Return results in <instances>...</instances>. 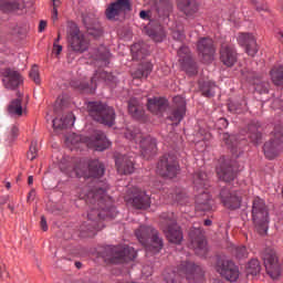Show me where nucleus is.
<instances>
[{
  "label": "nucleus",
  "instance_id": "nucleus-1",
  "mask_svg": "<svg viewBox=\"0 0 283 283\" xmlns=\"http://www.w3.org/2000/svg\"><path fill=\"white\" fill-rule=\"evenodd\" d=\"M108 186L103 181H98L96 186L90 190V187L84 188V193L80 195L86 205H91V210L87 213V221L81 226V232L84 238H93L96 231L103 229L101 220L105 218H114L118 212L114 207L112 197L107 196Z\"/></svg>",
  "mask_w": 283,
  "mask_h": 283
},
{
  "label": "nucleus",
  "instance_id": "nucleus-2",
  "mask_svg": "<svg viewBox=\"0 0 283 283\" xmlns=\"http://www.w3.org/2000/svg\"><path fill=\"white\" fill-rule=\"evenodd\" d=\"M156 15L151 18L149 11H140L139 17L148 23L144 27V32L155 41V43H163L165 41V29L160 23H167L171 12H174V2L171 0H155ZM158 21V22H156Z\"/></svg>",
  "mask_w": 283,
  "mask_h": 283
},
{
  "label": "nucleus",
  "instance_id": "nucleus-3",
  "mask_svg": "<svg viewBox=\"0 0 283 283\" xmlns=\"http://www.w3.org/2000/svg\"><path fill=\"white\" fill-rule=\"evenodd\" d=\"M164 282L166 283H180V277H186L187 282H202L205 280V270L202 266L193 262H181L177 269H166L163 273Z\"/></svg>",
  "mask_w": 283,
  "mask_h": 283
},
{
  "label": "nucleus",
  "instance_id": "nucleus-4",
  "mask_svg": "<svg viewBox=\"0 0 283 283\" xmlns=\"http://www.w3.org/2000/svg\"><path fill=\"white\" fill-rule=\"evenodd\" d=\"M60 169L70 178H84L85 180H90V178H103L105 174V166L98 159L90 161L87 170H85V164H78L76 166L61 164Z\"/></svg>",
  "mask_w": 283,
  "mask_h": 283
},
{
  "label": "nucleus",
  "instance_id": "nucleus-5",
  "mask_svg": "<svg viewBox=\"0 0 283 283\" xmlns=\"http://www.w3.org/2000/svg\"><path fill=\"white\" fill-rule=\"evenodd\" d=\"M135 235L145 247L147 253H160L163 249V238L158 233V230L154 229L151 226H140L139 229L135 231Z\"/></svg>",
  "mask_w": 283,
  "mask_h": 283
},
{
  "label": "nucleus",
  "instance_id": "nucleus-6",
  "mask_svg": "<svg viewBox=\"0 0 283 283\" xmlns=\"http://www.w3.org/2000/svg\"><path fill=\"white\" fill-rule=\"evenodd\" d=\"M195 189L199 191L196 196V210L197 211H211L213 209V199L209 192H207V174L203 171H198L193 175Z\"/></svg>",
  "mask_w": 283,
  "mask_h": 283
},
{
  "label": "nucleus",
  "instance_id": "nucleus-7",
  "mask_svg": "<svg viewBox=\"0 0 283 283\" xmlns=\"http://www.w3.org/2000/svg\"><path fill=\"white\" fill-rule=\"evenodd\" d=\"M66 140L74 147H76L78 143H83L90 149H95V151H105V149H107L111 145V143L107 140V136H105V133L101 130H95L91 137L76 135L73 133L66 138Z\"/></svg>",
  "mask_w": 283,
  "mask_h": 283
},
{
  "label": "nucleus",
  "instance_id": "nucleus-8",
  "mask_svg": "<svg viewBox=\"0 0 283 283\" xmlns=\"http://www.w3.org/2000/svg\"><path fill=\"white\" fill-rule=\"evenodd\" d=\"M125 138L133 140L136 145H138L143 158H149L150 156H154L156 151H158L156 139L149 135L140 133L138 128H128L125 133Z\"/></svg>",
  "mask_w": 283,
  "mask_h": 283
},
{
  "label": "nucleus",
  "instance_id": "nucleus-9",
  "mask_svg": "<svg viewBox=\"0 0 283 283\" xmlns=\"http://www.w3.org/2000/svg\"><path fill=\"white\" fill-rule=\"evenodd\" d=\"M87 111L90 116L93 117L96 123H101L107 127H113L116 120V112H114V108L107 104L90 102L87 105Z\"/></svg>",
  "mask_w": 283,
  "mask_h": 283
},
{
  "label": "nucleus",
  "instance_id": "nucleus-10",
  "mask_svg": "<svg viewBox=\"0 0 283 283\" xmlns=\"http://www.w3.org/2000/svg\"><path fill=\"white\" fill-rule=\"evenodd\" d=\"M160 224L168 242H171V244H180L182 242V230L174 212H164L160 216Z\"/></svg>",
  "mask_w": 283,
  "mask_h": 283
},
{
  "label": "nucleus",
  "instance_id": "nucleus-11",
  "mask_svg": "<svg viewBox=\"0 0 283 283\" xmlns=\"http://www.w3.org/2000/svg\"><path fill=\"white\" fill-rule=\"evenodd\" d=\"M136 250L129 245L107 247L104 252V260L109 264H123L136 260Z\"/></svg>",
  "mask_w": 283,
  "mask_h": 283
},
{
  "label": "nucleus",
  "instance_id": "nucleus-12",
  "mask_svg": "<svg viewBox=\"0 0 283 283\" xmlns=\"http://www.w3.org/2000/svg\"><path fill=\"white\" fill-rule=\"evenodd\" d=\"M252 220L260 235H264V233L269 231V207H266L264 199H261L260 197H256L253 200Z\"/></svg>",
  "mask_w": 283,
  "mask_h": 283
},
{
  "label": "nucleus",
  "instance_id": "nucleus-13",
  "mask_svg": "<svg viewBox=\"0 0 283 283\" xmlns=\"http://www.w3.org/2000/svg\"><path fill=\"white\" fill-rule=\"evenodd\" d=\"M282 146H283V127L275 126L272 133L271 139L266 142L263 146L265 158H268V160H273L274 158H277V156L282 154Z\"/></svg>",
  "mask_w": 283,
  "mask_h": 283
},
{
  "label": "nucleus",
  "instance_id": "nucleus-14",
  "mask_svg": "<svg viewBox=\"0 0 283 283\" xmlns=\"http://www.w3.org/2000/svg\"><path fill=\"white\" fill-rule=\"evenodd\" d=\"M67 39L69 45L73 52H77V54H83V52H87L90 48V40L85 38V34L81 32L76 24L72 23L70 25Z\"/></svg>",
  "mask_w": 283,
  "mask_h": 283
},
{
  "label": "nucleus",
  "instance_id": "nucleus-15",
  "mask_svg": "<svg viewBox=\"0 0 283 283\" xmlns=\"http://www.w3.org/2000/svg\"><path fill=\"white\" fill-rule=\"evenodd\" d=\"M179 171L180 166L174 155H164L157 164V174L163 178H176Z\"/></svg>",
  "mask_w": 283,
  "mask_h": 283
},
{
  "label": "nucleus",
  "instance_id": "nucleus-16",
  "mask_svg": "<svg viewBox=\"0 0 283 283\" xmlns=\"http://www.w3.org/2000/svg\"><path fill=\"white\" fill-rule=\"evenodd\" d=\"M127 12H132V2L129 0H116L106 8L105 14L108 21H116L120 17H125Z\"/></svg>",
  "mask_w": 283,
  "mask_h": 283
},
{
  "label": "nucleus",
  "instance_id": "nucleus-17",
  "mask_svg": "<svg viewBox=\"0 0 283 283\" xmlns=\"http://www.w3.org/2000/svg\"><path fill=\"white\" fill-rule=\"evenodd\" d=\"M216 270L217 273H220L228 282H237L240 277V270L231 260H218Z\"/></svg>",
  "mask_w": 283,
  "mask_h": 283
},
{
  "label": "nucleus",
  "instance_id": "nucleus-18",
  "mask_svg": "<svg viewBox=\"0 0 283 283\" xmlns=\"http://www.w3.org/2000/svg\"><path fill=\"white\" fill-rule=\"evenodd\" d=\"M172 103L168 120H171L172 125H180L182 118H185V114H187V102L182 96H175Z\"/></svg>",
  "mask_w": 283,
  "mask_h": 283
},
{
  "label": "nucleus",
  "instance_id": "nucleus-19",
  "mask_svg": "<svg viewBox=\"0 0 283 283\" xmlns=\"http://www.w3.org/2000/svg\"><path fill=\"white\" fill-rule=\"evenodd\" d=\"M190 238V247L193 249L197 255L205 258L207 255V241L205 240V235H202V230L200 228H193L189 232Z\"/></svg>",
  "mask_w": 283,
  "mask_h": 283
},
{
  "label": "nucleus",
  "instance_id": "nucleus-20",
  "mask_svg": "<svg viewBox=\"0 0 283 283\" xmlns=\"http://www.w3.org/2000/svg\"><path fill=\"white\" fill-rule=\"evenodd\" d=\"M198 54L203 63H211L216 54V45L210 38H201L197 43Z\"/></svg>",
  "mask_w": 283,
  "mask_h": 283
},
{
  "label": "nucleus",
  "instance_id": "nucleus-21",
  "mask_svg": "<svg viewBox=\"0 0 283 283\" xmlns=\"http://www.w3.org/2000/svg\"><path fill=\"white\" fill-rule=\"evenodd\" d=\"M179 63L181 69L189 74V76H195L198 74V66H196V62L191 59V52L189 48L181 46L178 51Z\"/></svg>",
  "mask_w": 283,
  "mask_h": 283
},
{
  "label": "nucleus",
  "instance_id": "nucleus-22",
  "mask_svg": "<svg viewBox=\"0 0 283 283\" xmlns=\"http://www.w3.org/2000/svg\"><path fill=\"white\" fill-rule=\"evenodd\" d=\"M242 75L245 81H249L252 83V85H254L255 92L259 94H269V81L262 78V76L256 75L255 72L242 71Z\"/></svg>",
  "mask_w": 283,
  "mask_h": 283
},
{
  "label": "nucleus",
  "instance_id": "nucleus-23",
  "mask_svg": "<svg viewBox=\"0 0 283 283\" xmlns=\"http://www.w3.org/2000/svg\"><path fill=\"white\" fill-rule=\"evenodd\" d=\"M237 41L241 48H244L247 54L249 56H254L258 54V42L255 41V36L251 33H239L237 36Z\"/></svg>",
  "mask_w": 283,
  "mask_h": 283
},
{
  "label": "nucleus",
  "instance_id": "nucleus-24",
  "mask_svg": "<svg viewBox=\"0 0 283 283\" xmlns=\"http://www.w3.org/2000/svg\"><path fill=\"white\" fill-rule=\"evenodd\" d=\"M217 176L224 182L235 180V168H233V161L222 159L221 164L217 167Z\"/></svg>",
  "mask_w": 283,
  "mask_h": 283
},
{
  "label": "nucleus",
  "instance_id": "nucleus-25",
  "mask_svg": "<svg viewBox=\"0 0 283 283\" xmlns=\"http://www.w3.org/2000/svg\"><path fill=\"white\" fill-rule=\"evenodd\" d=\"M21 83H23V80L19 72L11 69H6L2 72V85L6 90H17Z\"/></svg>",
  "mask_w": 283,
  "mask_h": 283
},
{
  "label": "nucleus",
  "instance_id": "nucleus-26",
  "mask_svg": "<svg viewBox=\"0 0 283 283\" xmlns=\"http://www.w3.org/2000/svg\"><path fill=\"white\" fill-rule=\"evenodd\" d=\"M117 172L120 176H127V174H134V156L119 155L115 159Z\"/></svg>",
  "mask_w": 283,
  "mask_h": 283
},
{
  "label": "nucleus",
  "instance_id": "nucleus-27",
  "mask_svg": "<svg viewBox=\"0 0 283 283\" xmlns=\"http://www.w3.org/2000/svg\"><path fill=\"white\" fill-rule=\"evenodd\" d=\"M130 202L135 209H149L151 206V198L149 195H147V192L135 188L133 189V197Z\"/></svg>",
  "mask_w": 283,
  "mask_h": 283
},
{
  "label": "nucleus",
  "instance_id": "nucleus-28",
  "mask_svg": "<svg viewBox=\"0 0 283 283\" xmlns=\"http://www.w3.org/2000/svg\"><path fill=\"white\" fill-rule=\"evenodd\" d=\"M220 61L227 67H233L238 61V53L231 44H222L220 50Z\"/></svg>",
  "mask_w": 283,
  "mask_h": 283
},
{
  "label": "nucleus",
  "instance_id": "nucleus-29",
  "mask_svg": "<svg viewBox=\"0 0 283 283\" xmlns=\"http://www.w3.org/2000/svg\"><path fill=\"white\" fill-rule=\"evenodd\" d=\"M177 8L185 14V17H187V19H196L200 10L198 1L196 0H179Z\"/></svg>",
  "mask_w": 283,
  "mask_h": 283
},
{
  "label": "nucleus",
  "instance_id": "nucleus-30",
  "mask_svg": "<svg viewBox=\"0 0 283 283\" xmlns=\"http://www.w3.org/2000/svg\"><path fill=\"white\" fill-rule=\"evenodd\" d=\"M221 201L223 202V206L228 209H240V205L242 202V199H240V196H238V192L232 191L230 192L227 189H222L220 192Z\"/></svg>",
  "mask_w": 283,
  "mask_h": 283
},
{
  "label": "nucleus",
  "instance_id": "nucleus-31",
  "mask_svg": "<svg viewBox=\"0 0 283 283\" xmlns=\"http://www.w3.org/2000/svg\"><path fill=\"white\" fill-rule=\"evenodd\" d=\"M168 103L167 99L163 98V97H153V98H148L147 102V108L149 112H151V114H163V112H165V109H167L168 107Z\"/></svg>",
  "mask_w": 283,
  "mask_h": 283
},
{
  "label": "nucleus",
  "instance_id": "nucleus-32",
  "mask_svg": "<svg viewBox=\"0 0 283 283\" xmlns=\"http://www.w3.org/2000/svg\"><path fill=\"white\" fill-rule=\"evenodd\" d=\"M130 52L135 61H140L149 54V46L145 42H137L130 46Z\"/></svg>",
  "mask_w": 283,
  "mask_h": 283
},
{
  "label": "nucleus",
  "instance_id": "nucleus-33",
  "mask_svg": "<svg viewBox=\"0 0 283 283\" xmlns=\"http://www.w3.org/2000/svg\"><path fill=\"white\" fill-rule=\"evenodd\" d=\"M76 120V117H74V114L67 113L64 118H54L52 120L53 128L54 129H67V127H73L74 122Z\"/></svg>",
  "mask_w": 283,
  "mask_h": 283
},
{
  "label": "nucleus",
  "instance_id": "nucleus-34",
  "mask_svg": "<svg viewBox=\"0 0 283 283\" xmlns=\"http://www.w3.org/2000/svg\"><path fill=\"white\" fill-rule=\"evenodd\" d=\"M154 65L150 62L142 63L133 73V78H147L151 74Z\"/></svg>",
  "mask_w": 283,
  "mask_h": 283
},
{
  "label": "nucleus",
  "instance_id": "nucleus-35",
  "mask_svg": "<svg viewBox=\"0 0 283 283\" xmlns=\"http://www.w3.org/2000/svg\"><path fill=\"white\" fill-rule=\"evenodd\" d=\"M8 113L11 116H23V106L21 105V93H18V98L11 101L8 106Z\"/></svg>",
  "mask_w": 283,
  "mask_h": 283
},
{
  "label": "nucleus",
  "instance_id": "nucleus-36",
  "mask_svg": "<svg viewBox=\"0 0 283 283\" xmlns=\"http://www.w3.org/2000/svg\"><path fill=\"white\" fill-rule=\"evenodd\" d=\"M270 76H271L272 83H274V85H276L277 87H283V65L274 66L270 71Z\"/></svg>",
  "mask_w": 283,
  "mask_h": 283
},
{
  "label": "nucleus",
  "instance_id": "nucleus-37",
  "mask_svg": "<svg viewBox=\"0 0 283 283\" xmlns=\"http://www.w3.org/2000/svg\"><path fill=\"white\" fill-rule=\"evenodd\" d=\"M109 56V50H107L105 46H99L95 55V61L101 63V65H108Z\"/></svg>",
  "mask_w": 283,
  "mask_h": 283
},
{
  "label": "nucleus",
  "instance_id": "nucleus-38",
  "mask_svg": "<svg viewBox=\"0 0 283 283\" xmlns=\"http://www.w3.org/2000/svg\"><path fill=\"white\" fill-rule=\"evenodd\" d=\"M128 113L133 118H140L143 116V107L138 105V99L130 98L128 102Z\"/></svg>",
  "mask_w": 283,
  "mask_h": 283
},
{
  "label": "nucleus",
  "instance_id": "nucleus-39",
  "mask_svg": "<svg viewBox=\"0 0 283 283\" xmlns=\"http://www.w3.org/2000/svg\"><path fill=\"white\" fill-rule=\"evenodd\" d=\"M96 81H105V83H112L114 81V75L107 71L98 70L95 72L94 76L91 78L92 85L96 83Z\"/></svg>",
  "mask_w": 283,
  "mask_h": 283
},
{
  "label": "nucleus",
  "instance_id": "nucleus-40",
  "mask_svg": "<svg viewBox=\"0 0 283 283\" xmlns=\"http://www.w3.org/2000/svg\"><path fill=\"white\" fill-rule=\"evenodd\" d=\"M84 25H86L87 32L94 39H98L103 34V29L101 27H92V21L88 17L83 18Z\"/></svg>",
  "mask_w": 283,
  "mask_h": 283
},
{
  "label": "nucleus",
  "instance_id": "nucleus-41",
  "mask_svg": "<svg viewBox=\"0 0 283 283\" xmlns=\"http://www.w3.org/2000/svg\"><path fill=\"white\" fill-rule=\"evenodd\" d=\"M202 96H206L207 98H211V96H214L216 94V83L208 81L203 82L200 86Z\"/></svg>",
  "mask_w": 283,
  "mask_h": 283
},
{
  "label": "nucleus",
  "instance_id": "nucleus-42",
  "mask_svg": "<svg viewBox=\"0 0 283 283\" xmlns=\"http://www.w3.org/2000/svg\"><path fill=\"white\" fill-rule=\"evenodd\" d=\"M222 138L226 145L229 147V149L232 150V154H235L238 149V138H235L234 135H229V134H223Z\"/></svg>",
  "mask_w": 283,
  "mask_h": 283
},
{
  "label": "nucleus",
  "instance_id": "nucleus-43",
  "mask_svg": "<svg viewBox=\"0 0 283 283\" xmlns=\"http://www.w3.org/2000/svg\"><path fill=\"white\" fill-rule=\"evenodd\" d=\"M261 269L262 266H260V261L258 259H252L247 265V271L250 275H258Z\"/></svg>",
  "mask_w": 283,
  "mask_h": 283
},
{
  "label": "nucleus",
  "instance_id": "nucleus-44",
  "mask_svg": "<svg viewBox=\"0 0 283 283\" xmlns=\"http://www.w3.org/2000/svg\"><path fill=\"white\" fill-rule=\"evenodd\" d=\"M169 198H171L174 202H179V205H185V199L187 198V195L181 189H177L175 193L174 192L169 193Z\"/></svg>",
  "mask_w": 283,
  "mask_h": 283
},
{
  "label": "nucleus",
  "instance_id": "nucleus-45",
  "mask_svg": "<svg viewBox=\"0 0 283 283\" xmlns=\"http://www.w3.org/2000/svg\"><path fill=\"white\" fill-rule=\"evenodd\" d=\"M233 255H235L238 260H244V258H249V250H247L244 245H239L234 248Z\"/></svg>",
  "mask_w": 283,
  "mask_h": 283
},
{
  "label": "nucleus",
  "instance_id": "nucleus-46",
  "mask_svg": "<svg viewBox=\"0 0 283 283\" xmlns=\"http://www.w3.org/2000/svg\"><path fill=\"white\" fill-rule=\"evenodd\" d=\"M29 76L35 85H41V75L39 74V66L33 65L29 72Z\"/></svg>",
  "mask_w": 283,
  "mask_h": 283
},
{
  "label": "nucleus",
  "instance_id": "nucleus-47",
  "mask_svg": "<svg viewBox=\"0 0 283 283\" xmlns=\"http://www.w3.org/2000/svg\"><path fill=\"white\" fill-rule=\"evenodd\" d=\"M0 6H2L3 10L7 12H14V10H19L20 4L17 1L12 2H0Z\"/></svg>",
  "mask_w": 283,
  "mask_h": 283
},
{
  "label": "nucleus",
  "instance_id": "nucleus-48",
  "mask_svg": "<svg viewBox=\"0 0 283 283\" xmlns=\"http://www.w3.org/2000/svg\"><path fill=\"white\" fill-rule=\"evenodd\" d=\"M251 3L254 4V8L256 12H266L269 10V7L266 6V2L264 0H250Z\"/></svg>",
  "mask_w": 283,
  "mask_h": 283
},
{
  "label": "nucleus",
  "instance_id": "nucleus-49",
  "mask_svg": "<svg viewBox=\"0 0 283 283\" xmlns=\"http://www.w3.org/2000/svg\"><path fill=\"white\" fill-rule=\"evenodd\" d=\"M38 153H39V148H36V142H32L29 148V151L27 154L28 160H34L38 156Z\"/></svg>",
  "mask_w": 283,
  "mask_h": 283
},
{
  "label": "nucleus",
  "instance_id": "nucleus-50",
  "mask_svg": "<svg viewBox=\"0 0 283 283\" xmlns=\"http://www.w3.org/2000/svg\"><path fill=\"white\" fill-rule=\"evenodd\" d=\"M249 129H250V139L252 140V143H255V145H258V143L262 140V133H260L259 130L253 132V126H250Z\"/></svg>",
  "mask_w": 283,
  "mask_h": 283
},
{
  "label": "nucleus",
  "instance_id": "nucleus-51",
  "mask_svg": "<svg viewBox=\"0 0 283 283\" xmlns=\"http://www.w3.org/2000/svg\"><path fill=\"white\" fill-rule=\"evenodd\" d=\"M172 38L175 41H182L185 39V33L182 31H174Z\"/></svg>",
  "mask_w": 283,
  "mask_h": 283
},
{
  "label": "nucleus",
  "instance_id": "nucleus-52",
  "mask_svg": "<svg viewBox=\"0 0 283 283\" xmlns=\"http://www.w3.org/2000/svg\"><path fill=\"white\" fill-rule=\"evenodd\" d=\"M61 52H63V46L61 44H56V42L53 43V54H56V56H59V54H61Z\"/></svg>",
  "mask_w": 283,
  "mask_h": 283
},
{
  "label": "nucleus",
  "instance_id": "nucleus-53",
  "mask_svg": "<svg viewBox=\"0 0 283 283\" xmlns=\"http://www.w3.org/2000/svg\"><path fill=\"white\" fill-rule=\"evenodd\" d=\"M40 227L42 231H48V220L43 216L41 217Z\"/></svg>",
  "mask_w": 283,
  "mask_h": 283
},
{
  "label": "nucleus",
  "instance_id": "nucleus-54",
  "mask_svg": "<svg viewBox=\"0 0 283 283\" xmlns=\"http://www.w3.org/2000/svg\"><path fill=\"white\" fill-rule=\"evenodd\" d=\"M198 136H201V140H207L209 139V134L206 133L205 130L200 129L199 133H198Z\"/></svg>",
  "mask_w": 283,
  "mask_h": 283
},
{
  "label": "nucleus",
  "instance_id": "nucleus-55",
  "mask_svg": "<svg viewBox=\"0 0 283 283\" xmlns=\"http://www.w3.org/2000/svg\"><path fill=\"white\" fill-rule=\"evenodd\" d=\"M45 28H48V22L44 20H41L40 24H39V32H43V30H45Z\"/></svg>",
  "mask_w": 283,
  "mask_h": 283
},
{
  "label": "nucleus",
  "instance_id": "nucleus-56",
  "mask_svg": "<svg viewBox=\"0 0 283 283\" xmlns=\"http://www.w3.org/2000/svg\"><path fill=\"white\" fill-rule=\"evenodd\" d=\"M11 136L13 138H17L19 136V127L12 126V128H11Z\"/></svg>",
  "mask_w": 283,
  "mask_h": 283
},
{
  "label": "nucleus",
  "instance_id": "nucleus-57",
  "mask_svg": "<svg viewBox=\"0 0 283 283\" xmlns=\"http://www.w3.org/2000/svg\"><path fill=\"white\" fill-rule=\"evenodd\" d=\"M142 273H144V275H146V276L151 275V268H150V266H145V268L142 270Z\"/></svg>",
  "mask_w": 283,
  "mask_h": 283
},
{
  "label": "nucleus",
  "instance_id": "nucleus-58",
  "mask_svg": "<svg viewBox=\"0 0 283 283\" xmlns=\"http://www.w3.org/2000/svg\"><path fill=\"white\" fill-rule=\"evenodd\" d=\"M36 191L33 189L29 192V196H28V200H30V198H34Z\"/></svg>",
  "mask_w": 283,
  "mask_h": 283
},
{
  "label": "nucleus",
  "instance_id": "nucleus-59",
  "mask_svg": "<svg viewBox=\"0 0 283 283\" xmlns=\"http://www.w3.org/2000/svg\"><path fill=\"white\" fill-rule=\"evenodd\" d=\"M59 6H61V1L60 0H53V8H59Z\"/></svg>",
  "mask_w": 283,
  "mask_h": 283
},
{
  "label": "nucleus",
  "instance_id": "nucleus-60",
  "mask_svg": "<svg viewBox=\"0 0 283 283\" xmlns=\"http://www.w3.org/2000/svg\"><path fill=\"white\" fill-rule=\"evenodd\" d=\"M34 182V177L33 176H29L28 177V185H33Z\"/></svg>",
  "mask_w": 283,
  "mask_h": 283
},
{
  "label": "nucleus",
  "instance_id": "nucleus-61",
  "mask_svg": "<svg viewBox=\"0 0 283 283\" xmlns=\"http://www.w3.org/2000/svg\"><path fill=\"white\" fill-rule=\"evenodd\" d=\"M81 90H90V84H82L80 85Z\"/></svg>",
  "mask_w": 283,
  "mask_h": 283
},
{
  "label": "nucleus",
  "instance_id": "nucleus-62",
  "mask_svg": "<svg viewBox=\"0 0 283 283\" xmlns=\"http://www.w3.org/2000/svg\"><path fill=\"white\" fill-rule=\"evenodd\" d=\"M205 226L206 227H211V220H209V219L205 220Z\"/></svg>",
  "mask_w": 283,
  "mask_h": 283
},
{
  "label": "nucleus",
  "instance_id": "nucleus-63",
  "mask_svg": "<svg viewBox=\"0 0 283 283\" xmlns=\"http://www.w3.org/2000/svg\"><path fill=\"white\" fill-rule=\"evenodd\" d=\"M52 19H53V21H56V19H59V14L52 13Z\"/></svg>",
  "mask_w": 283,
  "mask_h": 283
},
{
  "label": "nucleus",
  "instance_id": "nucleus-64",
  "mask_svg": "<svg viewBox=\"0 0 283 283\" xmlns=\"http://www.w3.org/2000/svg\"><path fill=\"white\" fill-rule=\"evenodd\" d=\"M52 14H59V9L53 7Z\"/></svg>",
  "mask_w": 283,
  "mask_h": 283
}]
</instances>
